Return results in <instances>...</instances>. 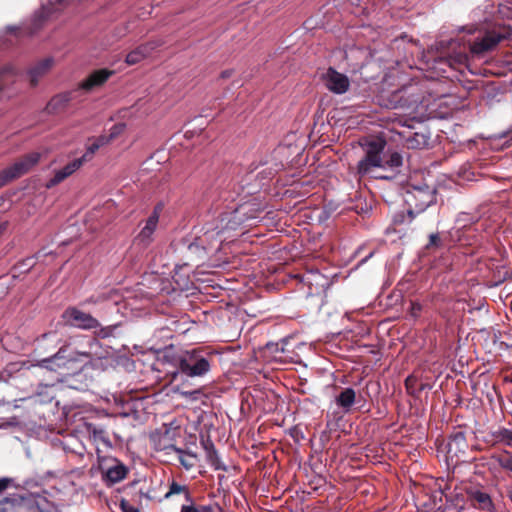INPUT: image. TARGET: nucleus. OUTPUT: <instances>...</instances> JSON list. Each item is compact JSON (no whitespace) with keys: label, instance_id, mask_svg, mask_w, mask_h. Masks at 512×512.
<instances>
[{"label":"nucleus","instance_id":"1","mask_svg":"<svg viewBox=\"0 0 512 512\" xmlns=\"http://www.w3.org/2000/svg\"><path fill=\"white\" fill-rule=\"evenodd\" d=\"M385 143L383 141H371L365 146V157L359 161L358 174L370 176L376 179H388L390 176L378 173L376 169L394 170L402 165V157L398 152L383 154Z\"/></svg>","mask_w":512,"mask_h":512},{"label":"nucleus","instance_id":"2","mask_svg":"<svg viewBox=\"0 0 512 512\" xmlns=\"http://www.w3.org/2000/svg\"><path fill=\"white\" fill-rule=\"evenodd\" d=\"M62 318L66 324L79 329H98L95 333L100 338H107L111 336L116 329V326L101 327L100 322L91 314L83 312L75 307L67 308L62 314Z\"/></svg>","mask_w":512,"mask_h":512},{"label":"nucleus","instance_id":"3","mask_svg":"<svg viewBox=\"0 0 512 512\" xmlns=\"http://www.w3.org/2000/svg\"><path fill=\"white\" fill-rule=\"evenodd\" d=\"M179 371L188 377H201L210 370V362L200 350L184 351L177 359Z\"/></svg>","mask_w":512,"mask_h":512},{"label":"nucleus","instance_id":"4","mask_svg":"<svg viewBox=\"0 0 512 512\" xmlns=\"http://www.w3.org/2000/svg\"><path fill=\"white\" fill-rule=\"evenodd\" d=\"M435 201L434 191L426 188L414 187L412 190L406 192L405 202L408 204L409 218H413L414 212L419 213L424 211Z\"/></svg>","mask_w":512,"mask_h":512},{"label":"nucleus","instance_id":"5","mask_svg":"<svg viewBox=\"0 0 512 512\" xmlns=\"http://www.w3.org/2000/svg\"><path fill=\"white\" fill-rule=\"evenodd\" d=\"M509 35L510 30L506 28L487 32L481 39H478L470 45V51L475 55H481L492 50L501 40L507 38Z\"/></svg>","mask_w":512,"mask_h":512},{"label":"nucleus","instance_id":"6","mask_svg":"<svg viewBox=\"0 0 512 512\" xmlns=\"http://www.w3.org/2000/svg\"><path fill=\"white\" fill-rule=\"evenodd\" d=\"M324 86L335 94H344L349 90V78L333 68H329L321 77Z\"/></svg>","mask_w":512,"mask_h":512},{"label":"nucleus","instance_id":"7","mask_svg":"<svg viewBox=\"0 0 512 512\" xmlns=\"http://www.w3.org/2000/svg\"><path fill=\"white\" fill-rule=\"evenodd\" d=\"M40 157V153L31 152L17 160L11 166L7 167V173L10 175L12 180L17 179L34 167L39 162Z\"/></svg>","mask_w":512,"mask_h":512},{"label":"nucleus","instance_id":"8","mask_svg":"<svg viewBox=\"0 0 512 512\" xmlns=\"http://www.w3.org/2000/svg\"><path fill=\"white\" fill-rule=\"evenodd\" d=\"M83 165V160L74 159L63 168L55 170L53 173V177H51L45 184V187L50 189L61 182H63L66 178L71 176L74 172H76Z\"/></svg>","mask_w":512,"mask_h":512},{"label":"nucleus","instance_id":"9","mask_svg":"<svg viewBox=\"0 0 512 512\" xmlns=\"http://www.w3.org/2000/svg\"><path fill=\"white\" fill-rule=\"evenodd\" d=\"M160 208H155L153 213L149 216V218L146 220V223L144 227L141 229L140 233L137 236V240L142 243L144 246H147L152 241V236L154 232L156 231L158 221H159V215H160Z\"/></svg>","mask_w":512,"mask_h":512},{"label":"nucleus","instance_id":"10","mask_svg":"<svg viewBox=\"0 0 512 512\" xmlns=\"http://www.w3.org/2000/svg\"><path fill=\"white\" fill-rule=\"evenodd\" d=\"M469 499L473 502V506L488 512L495 511V505L490 495L482 490L471 488L467 491Z\"/></svg>","mask_w":512,"mask_h":512},{"label":"nucleus","instance_id":"11","mask_svg":"<svg viewBox=\"0 0 512 512\" xmlns=\"http://www.w3.org/2000/svg\"><path fill=\"white\" fill-rule=\"evenodd\" d=\"M160 45L159 42L152 41L146 44L140 45L130 53L127 54L125 62L128 65H134L145 59L150 53Z\"/></svg>","mask_w":512,"mask_h":512},{"label":"nucleus","instance_id":"12","mask_svg":"<svg viewBox=\"0 0 512 512\" xmlns=\"http://www.w3.org/2000/svg\"><path fill=\"white\" fill-rule=\"evenodd\" d=\"M112 74L113 72L108 69L96 70L80 84V88L90 91L105 83Z\"/></svg>","mask_w":512,"mask_h":512},{"label":"nucleus","instance_id":"13","mask_svg":"<svg viewBox=\"0 0 512 512\" xmlns=\"http://www.w3.org/2000/svg\"><path fill=\"white\" fill-rule=\"evenodd\" d=\"M53 60L51 58L44 59L28 71L29 82L32 86L38 84L39 80L44 77L52 68Z\"/></svg>","mask_w":512,"mask_h":512},{"label":"nucleus","instance_id":"14","mask_svg":"<svg viewBox=\"0 0 512 512\" xmlns=\"http://www.w3.org/2000/svg\"><path fill=\"white\" fill-rule=\"evenodd\" d=\"M66 351L60 349L53 357L41 360L39 365L52 371H60L71 362L67 359Z\"/></svg>","mask_w":512,"mask_h":512},{"label":"nucleus","instance_id":"15","mask_svg":"<svg viewBox=\"0 0 512 512\" xmlns=\"http://www.w3.org/2000/svg\"><path fill=\"white\" fill-rule=\"evenodd\" d=\"M126 474V467L118 463L106 470L104 479L108 484H115L123 480L126 477Z\"/></svg>","mask_w":512,"mask_h":512},{"label":"nucleus","instance_id":"16","mask_svg":"<svg viewBox=\"0 0 512 512\" xmlns=\"http://www.w3.org/2000/svg\"><path fill=\"white\" fill-rule=\"evenodd\" d=\"M51 15V9L49 7L43 6L39 11H37L32 20H31V27L28 28L27 33L32 34L35 31H37L42 24L49 19Z\"/></svg>","mask_w":512,"mask_h":512},{"label":"nucleus","instance_id":"17","mask_svg":"<svg viewBox=\"0 0 512 512\" xmlns=\"http://www.w3.org/2000/svg\"><path fill=\"white\" fill-rule=\"evenodd\" d=\"M109 143V139H107L106 135H101L92 140V142L87 146L86 152L79 160H83V164L87 161H90L95 154V152L102 146Z\"/></svg>","mask_w":512,"mask_h":512},{"label":"nucleus","instance_id":"18","mask_svg":"<svg viewBox=\"0 0 512 512\" xmlns=\"http://www.w3.org/2000/svg\"><path fill=\"white\" fill-rule=\"evenodd\" d=\"M356 393L352 388H345L336 397V403L338 406L348 411L355 402Z\"/></svg>","mask_w":512,"mask_h":512},{"label":"nucleus","instance_id":"19","mask_svg":"<svg viewBox=\"0 0 512 512\" xmlns=\"http://www.w3.org/2000/svg\"><path fill=\"white\" fill-rule=\"evenodd\" d=\"M71 100V93H62L53 97L47 105L50 112H56L64 108Z\"/></svg>","mask_w":512,"mask_h":512},{"label":"nucleus","instance_id":"20","mask_svg":"<svg viewBox=\"0 0 512 512\" xmlns=\"http://www.w3.org/2000/svg\"><path fill=\"white\" fill-rule=\"evenodd\" d=\"M175 451L178 453V458L180 463L186 468L190 469L195 465L196 456L192 453L184 452L181 449H176Z\"/></svg>","mask_w":512,"mask_h":512},{"label":"nucleus","instance_id":"21","mask_svg":"<svg viewBox=\"0 0 512 512\" xmlns=\"http://www.w3.org/2000/svg\"><path fill=\"white\" fill-rule=\"evenodd\" d=\"M216 507L211 505H183L181 507V512H215Z\"/></svg>","mask_w":512,"mask_h":512},{"label":"nucleus","instance_id":"22","mask_svg":"<svg viewBox=\"0 0 512 512\" xmlns=\"http://www.w3.org/2000/svg\"><path fill=\"white\" fill-rule=\"evenodd\" d=\"M205 449H206V456H207V459L210 462V464L213 465L215 467V469H220L218 455H217V452L215 451L213 445L212 444L205 445Z\"/></svg>","mask_w":512,"mask_h":512},{"label":"nucleus","instance_id":"23","mask_svg":"<svg viewBox=\"0 0 512 512\" xmlns=\"http://www.w3.org/2000/svg\"><path fill=\"white\" fill-rule=\"evenodd\" d=\"M181 493H184L186 498H189V493L187 491L186 486L178 484L176 482H172V484L170 485L169 491L166 493L165 497L169 498L172 495L181 494Z\"/></svg>","mask_w":512,"mask_h":512},{"label":"nucleus","instance_id":"24","mask_svg":"<svg viewBox=\"0 0 512 512\" xmlns=\"http://www.w3.org/2000/svg\"><path fill=\"white\" fill-rule=\"evenodd\" d=\"M428 144V140L425 135L416 133L415 136L409 139V145L412 148H421Z\"/></svg>","mask_w":512,"mask_h":512},{"label":"nucleus","instance_id":"25","mask_svg":"<svg viewBox=\"0 0 512 512\" xmlns=\"http://www.w3.org/2000/svg\"><path fill=\"white\" fill-rule=\"evenodd\" d=\"M126 125L124 123H117L110 129V134L107 137L109 143L124 132Z\"/></svg>","mask_w":512,"mask_h":512},{"label":"nucleus","instance_id":"26","mask_svg":"<svg viewBox=\"0 0 512 512\" xmlns=\"http://www.w3.org/2000/svg\"><path fill=\"white\" fill-rule=\"evenodd\" d=\"M497 462L501 468L512 473V456H500L497 458Z\"/></svg>","mask_w":512,"mask_h":512},{"label":"nucleus","instance_id":"27","mask_svg":"<svg viewBox=\"0 0 512 512\" xmlns=\"http://www.w3.org/2000/svg\"><path fill=\"white\" fill-rule=\"evenodd\" d=\"M120 508L122 510V512H140L136 507H134L133 505H131L128 501L126 500H121L120 502Z\"/></svg>","mask_w":512,"mask_h":512},{"label":"nucleus","instance_id":"28","mask_svg":"<svg viewBox=\"0 0 512 512\" xmlns=\"http://www.w3.org/2000/svg\"><path fill=\"white\" fill-rule=\"evenodd\" d=\"M11 74L12 69L10 67H7L2 72H0V89L6 84V78H8Z\"/></svg>","mask_w":512,"mask_h":512},{"label":"nucleus","instance_id":"29","mask_svg":"<svg viewBox=\"0 0 512 512\" xmlns=\"http://www.w3.org/2000/svg\"><path fill=\"white\" fill-rule=\"evenodd\" d=\"M200 393V390L183 391L181 392V395L186 399L197 400L199 398Z\"/></svg>","mask_w":512,"mask_h":512},{"label":"nucleus","instance_id":"30","mask_svg":"<svg viewBox=\"0 0 512 512\" xmlns=\"http://www.w3.org/2000/svg\"><path fill=\"white\" fill-rule=\"evenodd\" d=\"M501 439L504 441L507 445L512 447V430H503L501 432Z\"/></svg>","mask_w":512,"mask_h":512},{"label":"nucleus","instance_id":"31","mask_svg":"<svg viewBox=\"0 0 512 512\" xmlns=\"http://www.w3.org/2000/svg\"><path fill=\"white\" fill-rule=\"evenodd\" d=\"M12 181L10 175L7 173V170L4 169L0 172V188L5 186L7 183Z\"/></svg>","mask_w":512,"mask_h":512},{"label":"nucleus","instance_id":"32","mask_svg":"<svg viewBox=\"0 0 512 512\" xmlns=\"http://www.w3.org/2000/svg\"><path fill=\"white\" fill-rule=\"evenodd\" d=\"M106 300L105 295H98V296H91L89 299L86 300L87 303L91 304H98L100 302H103Z\"/></svg>","mask_w":512,"mask_h":512},{"label":"nucleus","instance_id":"33","mask_svg":"<svg viewBox=\"0 0 512 512\" xmlns=\"http://www.w3.org/2000/svg\"><path fill=\"white\" fill-rule=\"evenodd\" d=\"M439 241H440V239H439V236L437 234H431L428 245L429 246H437Z\"/></svg>","mask_w":512,"mask_h":512},{"label":"nucleus","instance_id":"34","mask_svg":"<svg viewBox=\"0 0 512 512\" xmlns=\"http://www.w3.org/2000/svg\"><path fill=\"white\" fill-rule=\"evenodd\" d=\"M103 434H104V432L102 430H100V431L94 430V432H93L94 439L95 440H97V439L104 440Z\"/></svg>","mask_w":512,"mask_h":512},{"label":"nucleus","instance_id":"35","mask_svg":"<svg viewBox=\"0 0 512 512\" xmlns=\"http://www.w3.org/2000/svg\"><path fill=\"white\" fill-rule=\"evenodd\" d=\"M9 481L10 480L7 479V478L0 479V491H2V490L7 488Z\"/></svg>","mask_w":512,"mask_h":512},{"label":"nucleus","instance_id":"36","mask_svg":"<svg viewBox=\"0 0 512 512\" xmlns=\"http://www.w3.org/2000/svg\"><path fill=\"white\" fill-rule=\"evenodd\" d=\"M6 228H7V222L0 221V236L3 234V232L6 230Z\"/></svg>","mask_w":512,"mask_h":512},{"label":"nucleus","instance_id":"37","mask_svg":"<svg viewBox=\"0 0 512 512\" xmlns=\"http://www.w3.org/2000/svg\"><path fill=\"white\" fill-rule=\"evenodd\" d=\"M231 75V71H224L221 74L222 78H228Z\"/></svg>","mask_w":512,"mask_h":512},{"label":"nucleus","instance_id":"38","mask_svg":"<svg viewBox=\"0 0 512 512\" xmlns=\"http://www.w3.org/2000/svg\"><path fill=\"white\" fill-rule=\"evenodd\" d=\"M403 218H404L403 216H397V217L395 218V222H400V223H402V222H404V219H403Z\"/></svg>","mask_w":512,"mask_h":512},{"label":"nucleus","instance_id":"39","mask_svg":"<svg viewBox=\"0 0 512 512\" xmlns=\"http://www.w3.org/2000/svg\"><path fill=\"white\" fill-rule=\"evenodd\" d=\"M412 309H413V313L415 314V311H419V310H420V307H419V306H415V305H413V306H412Z\"/></svg>","mask_w":512,"mask_h":512},{"label":"nucleus","instance_id":"40","mask_svg":"<svg viewBox=\"0 0 512 512\" xmlns=\"http://www.w3.org/2000/svg\"><path fill=\"white\" fill-rule=\"evenodd\" d=\"M8 30L11 32H14L16 30H19V28L18 27H8Z\"/></svg>","mask_w":512,"mask_h":512}]
</instances>
